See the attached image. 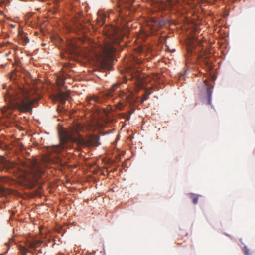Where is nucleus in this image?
<instances>
[{
    "instance_id": "obj_14",
    "label": "nucleus",
    "mask_w": 255,
    "mask_h": 255,
    "mask_svg": "<svg viewBox=\"0 0 255 255\" xmlns=\"http://www.w3.org/2000/svg\"><path fill=\"white\" fill-rule=\"evenodd\" d=\"M212 88H208L207 90V104L208 105H211V97H212Z\"/></svg>"
},
{
    "instance_id": "obj_17",
    "label": "nucleus",
    "mask_w": 255,
    "mask_h": 255,
    "mask_svg": "<svg viewBox=\"0 0 255 255\" xmlns=\"http://www.w3.org/2000/svg\"><path fill=\"white\" fill-rule=\"evenodd\" d=\"M126 100L127 102L129 103L131 106L135 103V101L134 100H131L130 97H126Z\"/></svg>"
},
{
    "instance_id": "obj_21",
    "label": "nucleus",
    "mask_w": 255,
    "mask_h": 255,
    "mask_svg": "<svg viewBox=\"0 0 255 255\" xmlns=\"http://www.w3.org/2000/svg\"><path fill=\"white\" fill-rule=\"evenodd\" d=\"M204 62L205 63V64L207 65V66H210V63L207 60V57H205L204 58Z\"/></svg>"
},
{
    "instance_id": "obj_26",
    "label": "nucleus",
    "mask_w": 255,
    "mask_h": 255,
    "mask_svg": "<svg viewBox=\"0 0 255 255\" xmlns=\"http://www.w3.org/2000/svg\"><path fill=\"white\" fill-rule=\"evenodd\" d=\"M64 83V80H62L60 82V83H59V85H60V86H62V85H63V84Z\"/></svg>"
},
{
    "instance_id": "obj_16",
    "label": "nucleus",
    "mask_w": 255,
    "mask_h": 255,
    "mask_svg": "<svg viewBox=\"0 0 255 255\" xmlns=\"http://www.w3.org/2000/svg\"><path fill=\"white\" fill-rule=\"evenodd\" d=\"M125 106V105H124L122 102H119L116 105V107L117 109L122 110L123 109V108Z\"/></svg>"
},
{
    "instance_id": "obj_5",
    "label": "nucleus",
    "mask_w": 255,
    "mask_h": 255,
    "mask_svg": "<svg viewBox=\"0 0 255 255\" xmlns=\"http://www.w3.org/2000/svg\"><path fill=\"white\" fill-rule=\"evenodd\" d=\"M56 97L60 101V103L63 104L69 97V93L68 92L59 91L57 93Z\"/></svg>"
},
{
    "instance_id": "obj_29",
    "label": "nucleus",
    "mask_w": 255,
    "mask_h": 255,
    "mask_svg": "<svg viewBox=\"0 0 255 255\" xmlns=\"http://www.w3.org/2000/svg\"><path fill=\"white\" fill-rule=\"evenodd\" d=\"M9 247H8V248H7V249L6 251L5 252V254H6V253H7V252H8V250H9Z\"/></svg>"
},
{
    "instance_id": "obj_23",
    "label": "nucleus",
    "mask_w": 255,
    "mask_h": 255,
    "mask_svg": "<svg viewBox=\"0 0 255 255\" xmlns=\"http://www.w3.org/2000/svg\"><path fill=\"white\" fill-rule=\"evenodd\" d=\"M33 242L34 243H35L36 245L41 243V241L40 240H36V241H34Z\"/></svg>"
},
{
    "instance_id": "obj_3",
    "label": "nucleus",
    "mask_w": 255,
    "mask_h": 255,
    "mask_svg": "<svg viewBox=\"0 0 255 255\" xmlns=\"http://www.w3.org/2000/svg\"><path fill=\"white\" fill-rule=\"evenodd\" d=\"M128 26L123 25L121 27L113 25L107 27L104 31L105 36V43L102 48L104 54L107 58H112L117 49L120 42L124 36L128 35Z\"/></svg>"
},
{
    "instance_id": "obj_11",
    "label": "nucleus",
    "mask_w": 255,
    "mask_h": 255,
    "mask_svg": "<svg viewBox=\"0 0 255 255\" xmlns=\"http://www.w3.org/2000/svg\"><path fill=\"white\" fill-rule=\"evenodd\" d=\"M135 108L132 107L131 109L129 110L128 113H124L121 114V116L125 118L126 120H129L131 115L134 112Z\"/></svg>"
},
{
    "instance_id": "obj_22",
    "label": "nucleus",
    "mask_w": 255,
    "mask_h": 255,
    "mask_svg": "<svg viewBox=\"0 0 255 255\" xmlns=\"http://www.w3.org/2000/svg\"><path fill=\"white\" fill-rule=\"evenodd\" d=\"M147 97L148 96H147V95L146 94H144L142 97V102H143V101L146 100L148 98Z\"/></svg>"
},
{
    "instance_id": "obj_6",
    "label": "nucleus",
    "mask_w": 255,
    "mask_h": 255,
    "mask_svg": "<svg viewBox=\"0 0 255 255\" xmlns=\"http://www.w3.org/2000/svg\"><path fill=\"white\" fill-rule=\"evenodd\" d=\"M118 87L119 84H113L111 88L104 94V96L107 98H112L113 96V92L118 89Z\"/></svg>"
},
{
    "instance_id": "obj_27",
    "label": "nucleus",
    "mask_w": 255,
    "mask_h": 255,
    "mask_svg": "<svg viewBox=\"0 0 255 255\" xmlns=\"http://www.w3.org/2000/svg\"><path fill=\"white\" fill-rule=\"evenodd\" d=\"M145 94H146L147 95V96H148V95L150 94V93L148 91H146V92Z\"/></svg>"
},
{
    "instance_id": "obj_10",
    "label": "nucleus",
    "mask_w": 255,
    "mask_h": 255,
    "mask_svg": "<svg viewBox=\"0 0 255 255\" xmlns=\"http://www.w3.org/2000/svg\"><path fill=\"white\" fill-rule=\"evenodd\" d=\"M9 3V0H0V14L3 15V9L6 8Z\"/></svg>"
},
{
    "instance_id": "obj_24",
    "label": "nucleus",
    "mask_w": 255,
    "mask_h": 255,
    "mask_svg": "<svg viewBox=\"0 0 255 255\" xmlns=\"http://www.w3.org/2000/svg\"><path fill=\"white\" fill-rule=\"evenodd\" d=\"M134 0H128V3L129 5H132L134 2Z\"/></svg>"
},
{
    "instance_id": "obj_2",
    "label": "nucleus",
    "mask_w": 255,
    "mask_h": 255,
    "mask_svg": "<svg viewBox=\"0 0 255 255\" xmlns=\"http://www.w3.org/2000/svg\"><path fill=\"white\" fill-rule=\"evenodd\" d=\"M34 93L33 90L19 88L8 92L5 95V100L8 103L10 109L16 108L21 112L32 113L33 104L41 98L39 96L34 97Z\"/></svg>"
},
{
    "instance_id": "obj_13",
    "label": "nucleus",
    "mask_w": 255,
    "mask_h": 255,
    "mask_svg": "<svg viewBox=\"0 0 255 255\" xmlns=\"http://www.w3.org/2000/svg\"><path fill=\"white\" fill-rule=\"evenodd\" d=\"M194 48V44L193 43L192 40H189V43L187 46V51L188 54H192L193 50Z\"/></svg>"
},
{
    "instance_id": "obj_30",
    "label": "nucleus",
    "mask_w": 255,
    "mask_h": 255,
    "mask_svg": "<svg viewBox=\"0 0 255 255\" xmlns=\"http://www.w3.org/2000/svg\"><path fill=\"white\" fill-rule=\"evenodd\" d=\"M0 255H3V254H0Z\"/></svg>"
},
{
    "instance_id": "obj_9",
    "label": "nucleus",
    "mask_w": 255,
    "mask_h": 255,
    "mask_svg": "<svg viewBox=\"0 0 255 255\" xmlns=\"http://www.w3.org/2000/svg\"><path fill=\"white\" fill-rule=\"evenodd\" d=\"M2 181V179L0 177V182ZM11 191L8 188H4L0 185V196H6L10 194Z\"/></svg>"
},
{
    "instance_id": "obj_28",
    "label": "nucleus",
    "mask_w": 255,
    "mask_h": 255,
    "mask_svg": "<svg viewBox=\"0 0 255 255\" xmlns=\"http://www.w3.org/2000/svg\"><path fill=\"white\" fill-rule=\"evenodd\" d=\"M38 253H43V251L41 250V249H40L39 250H38Z\"/></svg>"
},
{
    "instance_id": "obj_20",
    "label": "nucleus",
    "mask_w": 255,
    "mask_h": 255,
    "mask_svg": "<svg viewBox=\"0 0 255 255\" xmlns=\"http://www.w3.org/2000/svg\"><path fill=\"white\" fill-rule=\"evenodd\" d=\"M243 251L245 255H250V251L246 246L244 247Z\"/></svg>"
},
{
    "instance_id": "obj_25",
    "label": "nucleus",
    "mask_w": 255,
    "mask_h": 255,
    "mask_svg": "<svg viewBox=\"0 0 255 255\" xmlns=\"http://www.w3.org/2000/svg\"><path fill=\"white\" fill-rule=\"evenodd\" d=\"M135 62H136L137 64H140L141 63V61L137 58L136 60H135Z\"/></svg>"
},
{
    "instance_id": "obj_12",
    "label": "nucleus",
    "mask_w": 255,
    "mask_h": 255,
    "mask_svg": "<svg viewBox=\"0 0 255 255\" xmlns=\"http://www.w3.org/2000/svg\"><path fill=\"white\" fill-rule=\"evenodd\" d=\"M18 249L22 255H26L28 253H31L33 254L32 251H29L27 248L21 245L18 246Z\"/></svg>"
},
{
    "instance_id": "obj_8",
    "label": "nucleus",
    "mask_w": 255,
    "mask_h": 255,
    "mask_svg": "<svg viewBox=\"0 0 255 255\" xmlns=\"http://www.w3.org/2000/svg\"><path fill=\"white\" fill-rule=\"evenodd\" d=\"M1 162L2 165L5 168L10 169L13 168L14 166V164L13 163L7 161V160H6V159L4 158H1Z\"/></svg>"
},
{
    "instance_id": "obj_7",
    "label": "nucleus",
    "mask_w": 255,
    "mask_h": 255,
    "mask_svg": "<svg viewBox=\"0 0 255 255\" xmlns=\"http://www.w3.org/2000/svg\"><path fill=\"white\" fill-rule=\"evenodd\" d=\"M86 99L87 103L90 105H94L96 103L101 102L100 98L94 95L90 97H87Z\"/></svg>"
},
{
    "instance_id": "obj_4",
    "label": "nucleus",
    "mask_w": 255,
    "mask_h": 255,
    "mask_svg": "<svg viewBox=\"0 0 255 255\" xmlns=\"http://www.w3.org/2000/svg\"><path fill=\"white\" fill-rule=\"evenodd\" d=\"M31 173L35 180H38L41 178L44 173V170L36 163H34L31 168Z\"/></svg>"
},
{
    "instance_id": "obj_15",
    "label": "nucleus",
    "mask_w": 255,
    "mask_h": 255,
    "mask_svg": "<svg viewBox=\"0 0 255 255\" xmlns=\"http://www.w3.org/2000/svg\"><path fill=\"white\" fill-rule=\"evenodd\" d=\"M98 17L97 18V20L100 25H102L104 23L105 21V16L102 13L100 12L98 13Z\"/></svg>"
},
{
    "instance_id": "obj_18",
    "label": "nucleus",
    "mask_w": 255,
    "mask_h": 255,
    "mask_svg": "<svg viewBox=\"0 0 255 255\" xmlns=\"http://www.w3.org/2000/svg\"><path fill=\"white\" fill-rule=\"evenodd\" d=\"M192 198V201L194 204H196L198 203V196H195L194 195H192L191 197Z\"/></svg>"
},
{
    "instance_id": "obj_1",
    "label": "nucleus",
    "mask_w": 255,
    "mask_h": 255,
    "mask_svg": "<svg viewBox=\"0 0 255 255\" xmlns=\"http://www.w3.org/2000/svg\"><path fill=\"white\" fill-rule=\"evenodd\" d=\"M83 129V127L79 124H76L71 127L69 130H66L63 128L58 129V134L60 145L56 146L54 151L56 153L60 152L63 149L70 147L69 143H76L79 145L86 147L96 146L100 145L99 137L97 135H90L86 140L80 134Z\"/></svg>"
},
{
    "instance_id": "obj_19",
    "label": "nucleus",
    "mask_w": 255,
    "mask_h": 255,
    "mask_svg": "<svg viewBox=\"0 0 255 255\" xmlns=\"http://www.w3.org/2000/svg\"><path fill=\"white\" fill-rule=\"evenodd\" d=\"M28 247L29 248H31V249H33L35 250L36 245H35V243H34V242L33 241L32 242H30L28 244Z\"/></svg>"
}]
</instances>
